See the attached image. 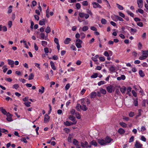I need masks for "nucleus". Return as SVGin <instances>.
Here are the masks:
<instances>
[{"mask_svg": "<svg viewBox=\"0 0 148 148\" xmlns=\"http://www.w3.org/2000/svg\"><path fill=\"white\" fill-rule=\"evenodd\" d=\"M142 53L143 55L140 56L139 58V59L141 60L146 59L148 56V54L144 53L143 52H142Z\"/></svg>", "mask_w": 148, "mask_h": 148, "instance_id": "obj_1", "label": "nucleus"}, {"mask_svg": "<svg viewBox=\"0 0 148 148\" xmlns=\"http://www.w3.org/2000/svg\"><path fill=\"white\" fill-rule=\"evenodd\" d=\"M105 140L106 145L107 143H110L111 141L113 140V139L108 136H107L106 137Z\"/></svg>", "mask_w": 148, "mask_h": 148, "instance_id": "obj_2", "label": "nucleus"}, {"mask_svg": "<svg viewBox=\"0 0 148 148\" xmlns=\"http://www.w3.org/2000/svg\"><path fill=\"white\" fill-rule=\"evenodd\" d=\"M134 146L136 148H140L142 147L143 145L140 144L138 141H136Z\"/></svg>", "mask_w": 148, "mask_h": 148, "instance_id": "obj_3", "label": "nucleus"}, {"mask_svg": "<svg viewBox=\"0 0 148 148\" xmlns=\"http://www.w3.org/2000/svg\"><path fill=\"white\" fill-rule=\"evenodd\" d=\"M106 89L108 92L109 93H111L112 91H114V87L112 86H108Z\"/></svg>", "mask_w": 148, "mask_h": 148, "instance_id": "obj_4", "label": "nucleus"}, {"mask_svg": "<svg viewBox=\"0 0 148 148\" xmlns=\"http://www.w3.org/2000/svg\"><path fill=\"white\" fill-rule=\"evenodd\" d=\"M49 119L50 116L47 114H45L44 116V122L46 123L49 122Z\"/></svg>", "mask_w": 148, "mask_h": 148, "instance_id": "obj_5", "label": "nucleus"}, {"mask_svg": "<svg viewBox=\"0 0 148 148\" xmlns=\"http://www.w3.org/2000/svg\"><path fill=\"white\" fill-rule=\"evenodd\" d=\"M98 142L101 145H106L105 140L103 139H98L97 140Z\"/></svg>", "mask_w": 148, "mask_h": 148, "instance_id": "obj_6", "label": "nucleus"}, {"mask_svg": "<svg viewBox=\"0 0 148 148\" xmlns=\"http://www.w3.org/2000/svg\"><path fill=\"white\" fill-rule=\"evenodd\" d=\"M81 146L83 147H87L88 143L87 141H82L80 143Z\"/></svg>", "mask_w": 148, "mask_h": 148, "instance_id": "obj_7", "label": "nucleus"}, {"mask_svg": "<svg viewBox=\"0 0 148 148\" xmlns=\"http://www.w3.org/2000/svg\"><path fill=\"white\" fill-rule=\"evenodd\" d=\"M76 123V122L72 123L71 122H69L68 121H66L65 122H64V124L66 126H69L73 125L75 124Z\"/></svg>", "mask_w": 148, "mask_h": 148, "instance_id": "obj_8", "label": "nucleus"}, {"mask_svg": "<svg viewBox=\"0 0 148 148\" xmlns=\"http://www.w3.org/2000/svg\"><path fill=\"white\" fill-rule=\"evenodd\" d=\"M92 4L93 5V7L94 8H101V6L98 3L93 2L92 3Z\"/></svg>", "mask_w": 148, "mask_h": 148, "instance_id": "obj_9", "label": "nucleus"}, {"mask_svg": "<svg viewBox=\"0 0 148 148\" xmlns=\"http://www.w3.org/2000/svg\"><path fill=\"white\" fill-rule=\"evenodd\" d=\"M143 0H137V3L138 5V7L140 8H142L143 7Z\"/></svg>", "mask_w": 148, "mask_h": 148, "instance_id": "obj_10", "label": "nucleus"}, {"mask_svg": "<svg viewBox=\"0 0 148 148\" xmlns=\"http://www.w3.org/2000/svg\"><path fill=\"white\" fill-rule=\"evenodd\" d=\"M118 132L120 134H123L125 133V130L122 128H120L118 130Z\"/></svg>", "mask_w": 148, "mask_h": 148, "instance_id": "obj_11", "label": "nucleus"}, {"mask_svg": "<svg viewBox=\"0 0 148 148\" xmlns=\"http://www.w3.org/2000/svg\"><path fill=\"white\" fill-rule=\"evenodd\" d=\"M81 109L84 111H86L87 110L88 108L86 105L83 103V105L82 106L81 105Z\"/></svg>", "mask_w": 148, "mask_h": 148, "instance_id": "obj_12", "label": "nucleus"}, {"mask_svg": "<svg viewBox=\"0 0 148 148\" xmlns=\"http://www.w3.org/2000/svg\"><path fill=\"white\" fill-rule=\"evenodd\" d=\"M115 70H116V67L115 66H112L109 68L110 71L112 72H115Z\"/></svg>", "mask_w": 148, "mask_h": 148, "instance_id": "obj_13", "label": "nucleus"}, {"mask_svg": "<svg viewBox=\"0 0 148 148\" xmlns=\"http://www.w3.org/2000/svg\"><path fill=\"white\" fill-rule=\"evenodd\" d=\"M50 65H51V66L53 70H56V69L55 66L54 64L53 63V61H51L50 62Z\"/></svg>", "mask_w": 148, "mask_h": 148, "instance_id": "obj_14", "label": "nucleus"}, {"mask_svg": "<svg viewBox=\"0 0 148 148\" xmlns=\"http://www.w3.org/2000/svg\"><path fill=\"white\" fill-rule=\"evenodd\" d=\"M0 111L5 115V114H6L7 113V112L5 110L3 109L2 107H0Z\"/></svg>", "mask_w": 148, "mask_h": 148, "instance_id": "obj_15", "label": "nucleus"}, {"mask_svg": "<svg viewBox=\"0 0 148 148\" xmlns=\"http://www.w3.org/2000/svg\"><path fill=\"white\" fill-rule=\"evenodd\" d=\"M120 91L123 93H125L126 90V87L125 86H123L120 88Z\"/></svg>", "mask_w": 148, "mask_h": 148, "instance_id": "obj_16", "label": "nucleus"}, {"mask_svg": "<svg viewBox=\"0 0 148 148\" xmlns=\"http://www.w3.org/2000/svg\"><path fill=\"white\" fill-rule=\"evenodd\" d=\"M90 144L91 145H94L95 147H97V143L94 140H92L90 142Z\"/></svg>", "mask_w": 148, "mask_h": 148, "instance_id": "obj_17", "label": "nucleus"}, {"mask_svg": "<svg viewBox=\"0 0 148 148\" xmlns=\"http://www.w3.org/2000/svg\"><path fill=\"white\" fill-rule=\"evenodd\" d=\"M97 95V93L96 92H92L90 95V98H95Z\"/></svg>", "mask_w": 148, "mask_h": 148, "instance_id": "obj_18", "label": "nucleus"}, {"mask_svg": "<svg viewBox=\"0 0 148 148\" xmlns=\"http://www.w3.org/2000/svg\"><path fill=\"white\" fill-rule=\"evenodd\" d=\"M69 119L73 122H74L75 120V118L72 115L69 116Z\"/></svg>", "mask_w": 148, "mask_h": 148, "instance_id": "obj_19", "label": "nucleus"}, {"mask_svg": "<svg viewBox=\"0 0 148 148\" xmlns=\"http://www.w3.org/2000/svg\"><path fill=\"white\" fill-rule=\"evenodd\" d=\"M99 57V55H96L94 57H92V59L94 61L96 62L97 61V58Z\"/></svg>", "mask_w": 148, "mask_h": 148, "instance_id": "obj_20", "label": "nucleus"}, {"mask_svg": "<svg viewBox=\"0 0 148 148\" xmlns=\"http://www.w3.org/2000/svg\"><path fill=\"white\" fill-rule=\"evenodd\" d=\"M71 40V39L69 38H66L64 42L65 44H68L69 43L70 41Z\"/></svg>", "mask_w": 148, "mask_h": 148, "instance_id": "obj_21", "label": "nucleus"}, {"mask_svg": "<svg viewBox=\"0 0 148 148\" xmlns=\"http://www.w3.org/2000/svg\"><path fill=\"white\" fill-rule=\"evenodd\" d=\"M139 73L140 77H143L145 75L144 73L142 70H140L139 71Z\"/></svg>", "mask_w": 148, "mask_h": 148, "instance_id": "obj_22", "label": "nucleus"}, {"mask_svg": "<svg viewBox=\"0 0 148 148\" xmlns=\"http://www.w3.org/2000/svg\"><path fill=\"white\" fill-rule=\"evenodd\" d=\"M8 64L9 65H14V62L13 60H12L10 59L8 60Z\"/></svg>", "mask_w": 148, "mask_h": 148, "instance_id": "obj_23", "label": "nucleus"}, {"mask_svg": "<svg viewBox=\"0 0 148 148\" xmlns=\"http://www.w3.org/2000/svg\"><path fill=\"white\" fill-rule=\"evenodd\" d=\"M45 19H43L42 20H40L39 21V24L41 25H42L45 24Z\"/></svg>", "mask_w": 148, "mask_h": 148, "instance_id": "obj_24", "label": "nucleus"}, {"mask_svg": "<svg viewBox=\"0 0 148 148\" xmlns=\"http://www.w3.org/2000/svg\"><path fill=\"white\" fill-rule=\"evenodd\" d=\"M51 32V29L50 27L49 26H47L46 29H45V32L47 33H49Z\"/></svg>", "mask_w": 148, "mask_h": 148, "instance_id": "obj_25", "label": "nucleus"}, {"mask_svg": "<svg viewBox=\"0 0 148 148\" xmlns=\"http://www.w3.org/2000/svg\"><path fill=\"white\" fill-rule=\"evenodd\" d=\"M119 124L123 127H127V124L124 122H121L119 123Z\"/></svg>", "mask_w": 148, "mask_h": 148, "instance_id": "obj_26", "label": "nucleus"}, {"mask_svg": "<svg viewBox=\"0 0 148 148\" xmlns=\"http://www.w3.org/2000/svg\"><path fill=\"white\" fill-rule=\"evenodd\" d=\"M34 75L33 74L31 73L30 74L29 76V78H28L29 80H30L31 79H32L34 77Z\"/></svg>", "mask_w": 148, "mask_h": 148, "instance_id": "obj_27", "label": "nucleus"}, {"mask_svg": "<svg viewBox=\"0 0 148 148\" xmlns=\"http://www.w3.org/2000/svg\"><path fill=\"white\" fill-rule=\"evenodd\" d=\"M45 88L43 86H42L41 87V89H39V92L41 94L43 93L44 91Z\"/></svg>", "mask_w": 148, "mask_h": 148, "instance_id": "obj_28", "label": "nucleus"}, {"mask_svg": "<svg viewBox=\"0 0 148 148\" xmlns=\"http://www.w3.org/2000/svg\"><path fill=\"white\" fill-rule=\"evenodd\" d=\"M100 92L101 93L103 94H106V91L105 89L102 88L100 89Z\"/></svg>", "mask_w": 148, "mask_h": 148, "instance_id": "obj_29", "label": "nucleus"}, {"mask_svg": "<svg viewBox=\"0 0 148 148\" xmlns=\"http://www.w3.org/2000/svg\"><path fill=\"white\" fill-rule=\"evenodd\" d=\"M41 44L43 46L45 47L47 45V42L46 41H42L41 42Z\"/></svg>", "mask_w": 148, "mask_h": 148, "instance_id": "obj_30", "label": "nucleus"}, {"mask_svg": "<svg viewBox=\"0 0 148 148\" xmlns=\"http://www.w3.org/2000/svg\"><path fill=\"white\" fill-rule=\"evenodd\" d=\"M116 5H117V7L120 10H123L124 8L123 7L120 5L119 4H118V3H116Z\"/></svg>", "mask_w": 148, "mask_h": 148, "instance_id": "obj_31", "label": "nucleus"}, {"mask_svg": "<svg viewBox=\"0 0 148 148\" xmlns=\"http://www.w3.org/2000/svg\"><path fill=\"white\" fill-rule=\"evenodd\" d=\"M73 144L75 145H78L79 144L78 141L75 139H73Z\"/></svg>", "mask_w": 148, "mask_h": 148, "instance_id": "obj_32", "label": "nucleus"}, {"mask_svg": "<svg viewBox=\"0 0 148 148\" xmlns=\"http://www.w3.org/2000/svg\"><path fill=\"white\" fill-rule=\"evenodd\" d=\"M31 103L29 101L25 102L24 103V104L27 107H29L30 106V104Z\"/></svg>", "mask_w": 148, "mask_h": 148, "instance_id": "obj_33", "label": "nucleus"}, {"mask_svg": "<svg viewBox=\"0 0 148 148\" xmlns=\"http://www.w3.org/2000/svg\"><path fill=\"white\" fill-rule=\"evenodd\" d=\"M98 76V74L97 73H94L93 75L91 76V77L93 78H95Z\"/></svg>", "mask_w": 148, "mask_h": 148, "instance_id": "obj_34", "label": "nucleus"}, {"mask_svg": "<svg viewBox=\"0 0 148 148\" xmlns=\"http://www.w3.org/2000/svg\"><path fill=\"white\" fill-rule=\"evenodd\" d=\"M85 13L82 12H79V16L82 18H84V16Z\"/></svg>", "mask_w": 148, "mask_h": 148, "instance_id": "obj_35", "label": "nucleus"}, {"mask_svg": "<svg viewBox=\"0 0 148 148\" xmlns=\"http://www.w3.org/2000/svg\"><path fill=\"white\" fill-rule=\"evenodd\" d=\"M101 23L103 24H106L107 22L106 20L105 19L102 18L101 20Z\"/></svg>", "mask_w": 148, "mask_h": 148, "instance_id": "obj_36", "label": "nucleus"}, {"mask_svg": "<svg viewBox=\"0 0 148 148\" xmlns=\"http://www.w3.org/2000/svg\"><path fill=\"white\" fill-rule=\"evenodd\" d=\"M88 27L87 26H85L83 27L82 28V31H86L88 30Z\"/></svg>", "mask_w": 148, "mask_h": 148, "instance_id": "obj_37", "label": "nucleus"}, {"mask_svg": "<svg viewBox=\"0 0 148 148\" xmlns=\"http://www.w3.org/2000/svg\"><path fill=\"white\" fill-rule=\"evenodd\" d=\"M19 86L18 84H15L13 86L12 88H15L17 89L19 87Z\"/></svg>", "mask_w": 148, "mask_h": 148, "instance_id": "obj_38", "label": "nucleus"}, {"mask_svg": "<svg viewBox=\"0 0 148 148\" xmlns=\"http://www.w3.org/2000/svg\"><path fill=\"white\" fill-rule=\"evenodd\" d=\"M131 90L132 88L130 87H128L127 89V94H129V93L131 91Z\"/></svg>", "mask_w": 148, "mask_h": 148, "instance_id": "obj_39", "label": "nucleus"}, {"mask_svg": "<svg viewBox=\"0 0 148 148\" xmlns=\"http://www.w3.org/2000/svg\"><path fill=\"white\" fill-rule=\"evenodd\" d=\"M79 107L81 108V105L77 103L76 106V109L78 111L80 110L79 109Z\"/></svg>", "mask_w": 148, "mask_h": 148, "instance_id": "obj_40", "label": "nucleus"}, {"mask_svg": "<svg viewBox=\"0 0 148 148\" xmlns=\"http://www.w3.org/2000/svg\"><path fill=\"white\" fill-rule=\"evenodd\" d=\"M82 4L84 6H87L88 5V2L86 1H84L82 2Z\"/></svg>", "mask_w": 148, "mask_h": 148, "instance_id": "obj_41", "label": "nucleus"}, {"mask_svg": "<svg viewBox=\"0 0 148 148\" xmlns=\"http://www.w3.org/2000/svg\"><path fill=\"white\" fill-rule=\"evenodd\" d=\"M117 17H118V16L117 15H114V16L112 18V19L114 21H118V18Z\"/></svg>", "mask_w": 148, "mask_h": 148, "instance_id": "obj_42", "label": "nucleus"}, {"mask_svg": "<svg viewBox=\"0 0 148 148\" xmlns=\"http://www.w3.org/2000/svg\"><path fill=\"white\" fill-rule=\"evenodd\" d=\"M119 14L120 16L123 18H125V15L122 12H119Z\"/></svg>", "mask_w": 148, "mask_h": 148, "instance_id": "obj_43", "label": "nucleus"}, {"mask_svg": "<svg viewBox=\"0 0 148 148\" xmlns=\"http://www.w3.org/2000/svg\"><path fill=\"white\" fill-rule=\"evenodd\" d=\"M127 12L131 16H132V17H134V14L133 13L130 12L129 11H127Z\"/></svg>", "mask_w": 148, "mask_h": 148, "instance_id": "obj_44", "label": "nucleus"}, {"mask_svg": "<svg viewBox=\"0 0 148 148\" xmlns=\"http://www.w3.org/2000/svg\"><path fill=\"white\" fill-rule=\"evenodd\" d=\"M130 31L134 33H136L137 32V30L136 29H133L130 27Z\"/></svg>", "mask_w": 148, "mask_h": 148, "instance_id": "obj_45", "label": "nucleus"}, {"mask_svg": "<svg viewBox=\"0 0 148 148\" xmlns=\"http://www.w3.org/2000/svg\"><path fill=\"white\" fill-rule=\"evenodd\" d=\"M81 44L79 43H76L75 45L77 48H80L82 47Z\"/></svg>", "mask_w": 148, "mask_h": 148, "instance_id": "obj_46", "label": "nucleus"}, {"mask_svg": "<svg viewBox=\"0 0 148 148\" xmlns=\"http://www.w3.org/2000/svg\"><path fill=\"white\" fill-rule=\"evenodd\" d=\"M41 38L42 39H44L45 38V35L44 33H41L40 34Z\"/></svg>", "mask_w": 148, "mask_h": 148, "instance_id": "obj_47", "label": "nucleus"}, {"mask_svg": "<svg viewBox=\"0 0 148 148\" xmlns=\"http://www.w3.org/2000/svg\"><path fill=\"white\" fill-rule=\"evenodd\" d=\"M105 82L104 81H100L98 83V85L100 86L102 84H105Z\"/></svg>", "mask_w": 148, "mask_h": 148, "instance_id": "obj_48", "label": "nucleus"}, {"mask_svg": "<svg viewBox=\"0 0 148 148\" xmlns=\"http://www.w3.org/2000/svg\"><path fill=\"white\" fill-rule=\"evenodd\" d=\"M21 140L24 143H27V141L25 138H22L21 139Z\"/></svg>", "mask_w": 148, "mask_h": 148, "instance_id": "obj_49", "label": "nucleus"}, {"mask_svg": "<svg viewBox=\"0 0 148 148\" xmlns=\"http://www.w3.org/2000/svg\"><path fill=\"white\" fill-rule=\"evenodd\" d=\"M5 80L6 81H7L9 82H11L12 81V79L10 77L8 78H5Z\"/></svg>", "mask_w": 148, "mask_h": 148, "instance_id": "obj_50", "label": "nucleus"}, {"mask_svg": "<svg viewBox=\"0 0 148 148\" xmlns=\"http://www.w3.org/2000/svg\"><path fill=\"white\" fill-rule=\"evenodd\" d=\"M76 43H79L82 44V41L80 39H77L76 40Z\"/></svg>", "mask_w": 148, "mask_h": 148, "instance_id": "obj_51", "label": "nucleus"}, {"mask_svg": "<svg viewBox=\"0 0 148 148\" xmlns=\"http://www.w3.org/2000/svg\"><path fill=\"white\" fill-rule=\"evenodd\" d=\"M76 6L77 9H79L80 8L81 6L79 3H77L76 4Z\"/></svg>", "mask_w": 148, "mask_h": 148, "instance_id": "obj_52", "label": "nucleus"}, {"mask_svg": "<svg viewBox=\"0 0 148 148\" xmlns=\"http://www.w3.org/2000/svg\"><path fill=\"white\" fill-rule=\"evenodd\" d=\"M12 117H7L6 118L7 120L8 121H9V122L12 121H13V119H12Z\"/></svg>", "mask_w": 148, "mask_h": 148, "instance_id": "obj_53", "label": "nucleus"}, {"mask_svg": "<svg viewBox=\"0 0 148 148\" xmlns=\"http://www.w3.org/2000/svg\"><path fill=\"white\" fill-rule=\"evenodd\" d=\"M137 25L140 27H142L143 26V23L141 22H139L137 23Z\"/></svg>", "mask_w": 148, "mask_h": 148, "instance_id": "obj_54", "label": "nucleus"}, {"mask_svg": "<svg viewBox=\"0 0 148 148\" xmlns=\"http://www.w3.org/2000/svg\"><path fill=\"white\" fill-rule=\"evenodd\" d=\"M75 114L76 117L77 119H79L81 118V116L78 113H76Z\"/></svg>", "mask_w": 148, "mask_h": 148, "instance_id": "obj_55", "label": "nucleus"}, {"mask_svg": "<svg viewBox=\"0 0 148 148\" xmlns=\"http://www.w3.org/2000/svg\"><path fill=\"white\" fill-rule=\"evenodd\" d=\"M134 140V137L133 136H132L130 138L129 140V143H131Z\"/></svg>", "mask_w": 148, "mask_h": 148, "instance_id": "obj_56", "label": "nucleus"}, {"mask_svg": "<svg viewBox=\"0 0 148 148\" xmlns=\"http://www.w3.org/2000/svg\"><path fill=\"white\" fill-rule=\"evenodd\" d=\"M44 50L45 53H47L49 52L48 49L47 47L45 48L44 49Z\"/></svg>", "mask_w": 148, "mask_h": 148, "instance_id": "obj_57", "label": "nucleus"}, {"mask_svg": "<svg viewBox=\"0 0 148 148\" xmlns=\"http://www.w3.org/2000/svg\"><path fill=\"white\" fill-rule=\"evenodd\" d=\"M80 35L81 36V38L83 39L84 38L85 36V34L83 32L81 33H80Z\"/></svg>", "mask_w": 148, "mask_h": 148, "instance_id": "obj_58", "label": "nucleus"}, {"mask_svg": "<svg viewBox=\"0 0 148 148\" xmlns=\"http://www.w3.org/2000/svg\"><path fill=\"white\" fill-rule=\"evenodd\" d=\"M138 12L140 13L143 14L144 13V11L141 9H138Z\"/></svg>", "mask_w": 148, "mask_h": 148, "instance_id": "obj_59", "label": "nucleus"}, {"mask_svg": "<svg viewBox=\"0 0 148 148\" xmlns=\"http://www.w3.org/2000/svg\"><path fill=\"white\" fill-rule=\"evenodd\" d=\"M72 138V136L70 134H69V136L68 137V140L69 142H71V139Z\"/></svg>", "mask_w": 148, "mask_h": 148, "instance_id": "obj_60", "label": "nucleus"}, {"mask_svg": "<svg viewBox=\"0 0 148 148\" xmlns=\"http://www.w3.org/2000/svg\"><path fill=\"white\" fill-rule=\"evenodd\" d=\"M2 30L3 32H6L7 31V28L5 26H3L2 27Z\"/></svg>", "mask_w": 148, "mask_h": 148, "instance_id": "obj_61", "label": "nucleus"}, {"mask_svg": "<svg viewBox=\"0 0 148 148\" xmlns=\"http://www.w3.org/2000/svg\"><path fill=\"white\" fill-rule=\"evenodd\" d=\"M99 59L101 62L104 61L105 60V58L104 57H99Z\"/></svg>", "mask_w": 148, "mask_h": 148, "instance_id": "obj_62", "label": "nucleus"}, {"mask_svg": "<svg viewBox=\"0 0 148 148\" xmlns=\"http://www.w3.org/2000/svg\"><path fill=\"white\" fill-rule=\"evenodd\" d=\"M70 84L69 83L67 84L65 86L66 90H68L69 88Z\"/></svg>", "mask_w": 148, "mask_h": 148, "instance_id": "obj_63", "label": "nucleus"}, {"mask_svg": "<svg viewBox=\"0 0 148 148\" xmlns=\"http://www.w3.org/2000/svg\"><path fill=\"white\" fill-rule=\"evenodd\" d=\"M90 29L91 30L95 31H96L97 30V28L95 27L94 26L91 27H90Z\"/></svg>", "mask_w": 148, "mask_h": 148, "instance_id": "obj_64", "label": "nucleus"}]
</instances>
